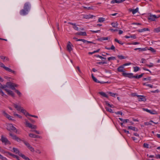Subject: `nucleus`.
<instances>
[{"instance_id": "f257e3e1", "label": "nucleus", "mask_w": 160, "mask_h": 160, "mask_svg": "<svg viewBox=\"0 0 160 160\" xmlns=\"http://www.w3.org/2000/svg\"><path fill=\"white\" fill-rule=\"evenodd\" d=\"M30 6L29 3L26 2L25 3L23 9L20 11V13L22 15H25L28 13L30 9Z\"/></svg>"}, {"instance_id": "f03ea898", "label": "nucleus", "mask_w": 160, "mask_h": 160, "mask_svg": "<svg viewBox=\"0 0 160 160\" xmlns=\"http://www.w3.org/2000/svg\"><path fill=\"white\" fill-rule=\"evenodd\" d=\"M13 105L14 106V107L18 111H21V112L23 113L25 115V114H26L27 112L23 108L19 106H18L15 103H13Z\"/></svg>"}, {"instance_id": "7ed1b4c3", "label": "nucleus", "mask_w": 160, "mask_h": 160, "mask_svg": "<svg viewBox=\"0 0 160 160\" xmlns=\"http://www.w3.org/2000/svg\"><path fill=\"white\" fill-rule=\"evenodd\" d=\"M13 83H12L11 82H7L5 85H4V90H5V89H7L6 88H8L11 89L12 90H14L15 89L14 86L13 85Z\"/></svg>"}, {"instance_id": "20e7f679", "label": "nucleus", "mask_w": 160, "mask_h": 160, "mask_svg": "<svg viewBox=\"0 0 160 160\" xmlns=\"http://www.w3.org/2000/svg\"><path fill=\"white\" fill-rule=\"evenodd\" d=\"M9 135L12 138V139L18 142H20L21 141L22 142V141H24L23 140L21 139L20 138L18 137L16 135L13 134L11 132L9 133Z\"/></svg>"}, {"instance_id": "39448f33", "label": "nucleus", "mask_w": 160, "mask_h": 160, "mask_svg": "<svg viewBox=\"0 0 160 160\" xmlns=\"http://www.w3.org/2000/svg\"><path fill=\"white\" fill-rule=\"evenodd\" d=\"M0 67L4 68L6 71L9 72H10L13 73L14 74L15 73V72L11 69L10 68L6 67L4 64L2 62H0Z\"/></svg>"}, {"instance_id": "423d86ee", "label": "nucleus", "mask_w": 160, "mask_h": 160, "mask_svg": "<svg viewBox=\"0 0 160 160\" xmlns=\"http://www.w3.org/2000/svg\"><path fill=\"white\" fill-rule=\"evenodd\" d=\"M7 130L10 131L11 130L13 131L15 133H17V130L16 128H15L12 124L8 125L7 128Z\"/></svg>"}, {"instance_id": "0eeeda50", "label": "nucleus", "mask_w": 160, "mask_h": 160, "mask_svg": "<svg viewBox=\"0 0 160 160\" xmlns=\"http://www.w3.org/2000/svg\"><path fill=\"white\" fill-rule=\"evenodd\" d=\"M1 141L2 142L4 143L5 145L11 144L10 141L6 138L4 137L3 135L1 136Z\"/></svg>"}, {"instance_id": "6e6552de", "label": "nucleus", "mask_w": 160, "mask_h": 160, "mask_svg": "<svg viewBox=\"0 0 160 160\" xmlns=\"http://www.w3.org/2000/svg\"><path fill=\"white\" fill-rule=\"evenodd\" d=\"M157 17L155 15H152L150 14V15L148 17V20L150 21H153L155 20V19L157 18Z\"/></svg>"}, {"instance_id": "1a4fd4ad", "label": "nucleus", "mask_w": 160, "mask_h": 160, "mask_svg": "<svg viewBox=\"0 0 160 160\" xmlns=\"http://www.w3.org/2000/svg\"><path fill=\"white\" fill-rule=\"evenodd\" d=\"M122 74L124 77H127L130 78H133V74L132 73H127L123 72L122 73Z\"/></svg>"}, {"instance_id": "9d476101", "label": "nucleus", "mask_w": 160, "mask_h": 160, "mask_svg": "<svg viewBox=\"0 0 160 160\" xmlns=\"http://www.w3.org/2000/svg\"><path fill=\"white\" fill-rule=\"evenodd\" d=\"M5 91H6L8 95L11 96L13 98L14 97L15 94L12 91L8 89H5Z\"/></svg>"}, {"instance_id": "9b49d317", "label": "nucleus", "mask_w": 160, "mask_h": 160, "mask_svg": "<svg viewBox=\"0 0 160 160\" xmlns=\"http://www.w3.org/2000/svg\"><path fill=\"white\" fill-rule=\"evenodd\" d=\"M137 97L138 98V101H145L146 100V99L145 98V97L142 95H137Z\"/></svg>"}, {"instance_id": "f8f14e48", "label": "nucleus", "mask_w": 160, "mask_h": 160, "mask_svg": "<svg viewBox=\"0 0 160 160\" xmlns=\"http://www.w3.org/2000/svg\"><path fill=\"white\" fill-rule=\"evenodd\" d=\"M2 113L4 115V116L6 117L8 119L10 120H12V116H10L9 115H8V114H7L5 111H3L2 112Z\"/></svg>"}, {"instance_id": "ddd939ff", "label": "nucleus", "mask_w": 160, "mask_h": 160, "mask_svg": "<svg viewBox=\"0 0 160 160\" xmlns=\"http://www.w3.org/2000/svg\"><path fill=\"white\" fill-rule=\"evenodd\" d=\"M125 0H112L111 2V4H114L115 3H121L123 2Z\"/></svg>"}, {"instance_id": "4468645a", "label": "nucleus", "mask_w": 160, "mask_h": 160, "mask_svg": "<svg viewBox=\"0 0 160 160\" xmlns=\"http://www.w3.org/2000/svg\"><path fill=\"white\" fill-rule=\"evenodd\" d=\"M71 45V43L70 42H68V43L67 45V49L69 52H70L72 50Z\"/></svg>"}, {"instance_id": "2eb2a0df", "label": "nucleus", "mask_w": 160, "mask_h": 160, "mask_svg": "<svg viewBox=\"0 0 160 160\" xmlns=\"http://www.w3.org/2000/svg\"><path fill=\"white\" fill-rule=\"evenodd\" d=\"M13 152H15L16 154H18V155L21 157V154L23 155L22 153H20L19 150L17 148H13Z\"/></svg>"}, {"instance_id": "dca6fc26", "label": "nucleus", "mask_w": 160, "mask_h": 160, "mask_svg": "<svg viewBox=\"0 0 160 160\" xmlns=\"http://www.w3.org/2000/svg\"><path fill=\"white\" fill-rule=\"evenodd\" d=\"M29 136L31 138H41L42 137L41 136H39V135H36L35 134H32V133H30L29 135Z\"/></svg>"}, {"instance_id": "f3484780", "label": "nucleus", "mask_w": 160, "mask_h": 160, "mask_svg": "<svg viewBox=\"0 0 160 160\" xmlns=\"http://www.w3.org/2000/svg\"><path fill=\"white\" fill-rule=\"evenodd\" d=\"M138 8H137L135 9H132L131 8H130L129 9V11L130 12H132V13L133 14H135L136 13L138 12Z\"/></svg>"}, {"instance_id": "a211bd4d", "label": "nucleus", "mask_w": 160, "mask_h": 160, "mask_svg": "<svg viewBox=\"0 0 160 160\" xmlns=\"http://www.w3.org/2000/svg\"><path fill=\"white\" fill-rule=\"evenodd\" d=\"M76 34L77 35H81L83 36H87V34L85 32H77Z\"/></svg>"}, {"instance_id": "6ab92c4d", "label": "nucleus", "mask_w": 160, "mask_h": 160, "mask_svg": "<svg viewBox=\"0 0 160 160\" xmlns=\"http://www.w3.org/2000/svg\"><path fill=\"white\" fill-rule=\"evenodd\" d=\"M128 129L132 130L135 131H138V129L135 127H133L132 126H129L128 127Z\"/></svg>"}, {"instance_id": "aec40b11", "label": "nucleus", "mask_w": 160, "mask_h": 160, "mask_svg": "<svg viewBox=\"0 0 160 160\" xmlns=\"http://www.w3.org/2000/svg\"><path fill=\"white\" fill-rule=\"evenodd\" d=\"M25 124L26 125L27 127H28L29 128H31L32 127V124L29 123L27 119L25 120Z\"/></svg>"}, {"instance_id": "412c9836", "label": "nucleus", "mask_w": 160, "mask_h": 160, "mask_svg": "<svg viewBox=\"0 0 160 160\" xmlns=\"http://www.w3.org/2000/svg\"><path fill=\"white\" fill-rule=\"evenodd\" d=\"M123 68L124 66L122 65L119 66L118 68V70L119 72H123Z\"/></svg>"}, {"instance_id": "4be33fe9", "label": "nucleus", "mask_w": 160, "mask_h": 160, "mask_svg": "<svg viewBox=\"0 0 160 160\" xmlns=\"http://www.w3.org/2000/svg\"><path fill=\"white\" fill-rule=\"evenodd\" d=\"M99 93L103 97L108 98V96L104 92H99Z\"/></svg>"}, {"instance_id": "5701e85b", "label": "nucleus", "mask_w": 160, "mask_h": 160, "mask_svg": "<svg viewBox=\"0 0 160 160\" xmlns=\"http://www.w3.org/2000/svg\"><path fill=\"white\" fill-rule=\"evenodd\" d=\"M149 29L148 28H144L142 29H139L138 30V32H142L147 31H148Z\"/></svg>"}, {"instance_id": "b1692460", "label": "nucleus", "mask_w": 160, "mask_h": 160, "mask_svg": "<svg viewBox=\"0 0 160 160\" xmlns=\"http://www.w3.org/2000/svg\"><path fill=\"white\" fill-rule=\"evenodd\" d=\"M92 77L93 80L96 82L99 83L100 81L98 80L93 76L92 74Z\"/></svg>"}, {"instance_id": "393cba45", "label": "nucleus", "mask_w": 160, "mask_h": 160, "mask_svg": "<svg viewBox=\"0 0 160 160\" xmlns=\"http://www.w3.org/2000/svg\"><path fill=\"white\" fill-rule=\"evenodd\" d=\"M22 142L27 146L28 148L31 146L29 143L25 140L22 141Z\"/></svg>"}, {"instance_id": "a878e982", "label": "nucleus", "mask_w": 160, "mask_h": 160, "mask_svg": "<svg viewBox=\"0 0 160 160\" xmlns=\"http://www.w3.org/2000/svg\"><path fill=\"white\" fill-rule=\"evenodd\" d=\"M25 116L27 117L28 116H31V117H34V118H38V117L37 116L30 114L27 112L26 114H25Z\"/></svg>"}, {"instance_id": "bb28decb", "label": "nucleus", "mask_w": 160, "mask_h": 160, "mask_svg": "<svg viewBox=\"0 0 160 160\" xmlns=\"http://www.w3.org/2000/svg\"><path fill=\"white\" fill-rule=\"evenodd\" d=\"M153 122V121L152 120H151L149 122H145L144 123V124L145 125H147V126H148V125H152L151 122Z\"/></svg>"}, {"instance_id": "cd10ccee", "label": "nucleus", "mask_w": 160, "mask_h": 160, "mask_svg": "<svg viewBox=\"0 0 160 160\" xmlns=\"http://www.w3.org/2000/svg\"><path fill=\"white\" fill-rule=\"evenodd\" d=\"M111 25L112 27L113 28H116L118 25V24L117 22H112L111 23Z\"/></svg>"}, {"instance_id": "c85d7f7f", "label": "nucleus", "mask_w": 160, "mask_h": 160, "mask_svg": "<svg viewBox=\"0 0 160 160\" xmlns=\"http://www.w3.org/2000/svg\"><path fill=\"white\" fill-rule=\"evenodd\" d=\"M14 90H15V92L18 94V95L19 96V97L21 96L22 93L18 90L16 89L15 88V89H14Z\"/></svg>"}, {"instance_id": "c756f323", "label": "nucleus", "mask_w": 160, "mask_h": 160, "mask_svg": "<svg viewBox=\"0 0 160 160\" xmlns=\"http://www.w3.org/2000/svg\"><path fill=\"white\" fill-rule=\"evenodd\" d=\"M8 154L9 155H10L13 157V158H18V156L17 155H14V154H12V153L10 152H8Z\"/></svg>"}, {"instance_id": "7c9ffc66", "label": "nucleus", "mask_w": 160, "mask_h": 160, "mask_svg": "<svg viewBox=\"0 0 160 160\" xmlns=\"http://www.w3.org/2000/svg\"><path fill=\"white\" fill-rule=\"evenodd\" d=\"M114 41L115 42L121 44V45H123V43L122 42V41H120L119 40H118L117 39L115 38L114 39Z\"/></svg>"}, {"instance_id": "2f4dec72", "label": "nucleus", "mask_w": 160, "mask_h": 160, "mask_svg": "<svg viewBox=\"0 0 160 160\" xmlns=\"http://www.w3.org/2000/svg\"><path fill=\"white\" fill-rule=\"evenodd\" d=\"M147 50V48H139V52H142L144 51H145Z\"/></svg>"}, {"instance_id": "473e14b6", "label": "nucleus", "mask_w": 160, "mask_h": 160, "mask_svg": "<svg viewBox=\"0 0 160 160\" xmlns=\"http://www.w3.org/2000/svg\"><path fill=\"white\" fill-rule=\"evenodd\" d=\"M133 68H134V72H137L138 71H139L140 69L138 67H137V66L134 67Z\"/></svg>"}, {"instance_id": "72a5a7b5", "label": "nucleus", "mask_w": 160, "mask_h": 160, "mask_svg": "<svg viewBox=\"0 0 160 160\" xmlns=\"http://www.w3.org/2000/svg\"><path fill=\"white\" fill-rule=\"evenodd\" d=\"M105 21V18H100L98 19V22H102Z\"/></svg>"}, {"instance_id": "f704fd0d", "label": "nucleus", "mask_w": 160, "mask_h": 160, "mask_svg": "<svg viewBox=\"0 0 160 160\" xmlns=\"http://www.w3.org/2000/svg\"><path fill=\"white\" fill-rule=\"evenodd\" d=\"M150 113L152 114H157V112L154 110H151Z\"/></svg>"}, {"instance_id": "c9c22d12", "label": "nucleus", "mask_w": 160, "mask_h": 160, "mask_svg": "<svg viewBox=\"0 0 160 160\" xmlns=\"http://www.w3.org/2000/svg\"><path fill=\"white\" fill-rule=\"evenodd\" d=\"M154 32H160V27L154 29Z\"/></svg>"}, {"instance_id": "e433bc0d", "label": "nucleus", "mask_w": 160, "mask_h": 160, "mask_svg": "<svg viewBox=\"0 0 160 160\" xmlns=\"http://www.w3.org/2000/svg\"><path fill=\"white\" fill-rule=\"evenodd\" d=\"M105 109L107 111L109 112H113L112 110L110 108H109L108 107H106Z\"/></svg>"}, {"instance_id": "4c0bfd02", "label": "nucleus", "mask_w": 160, "mask_h": 160, "mask_svg": "<svg viewBox=\"0 0 160 160\" xmlns=\"http://www.w3.org/2000/svg\"><path fill=\"white\" fill-rule=\"evenodd\" d=\"M147 50L151 51L152 52H155L156 50L154 49L153 48L150 47L149 48L147 49Z\"/></svg>"}, {"instance_id": "58836bf2", "label": "nucleus", "mask_w": 160, "mask_h": 160, "mask_svg": "<svg viewBox=\"0 0 160 160\" xmlns=\"http://www.w3.org/2000/svg\"><path fill=\"white\" fill-rule=\"evenodd\" d=\"M109 94H110V95L111 96H112L113 97H115V96L118 95V94L117 93H112V92H109Z\"/></svg>"}, {"instance_id": "ea45409f", "label": "nucleus", "mask_w": 160, "mask_h": 160, "mask_svg": "<svg viewBox=\"0 0 160 160\" xmlns=\"http://www.w3.org/2000/svg\"><path fill=\"white\" fill-rule=\"evenodd\" d=\"M2 88H0V93L1 94V95L2 96H7L6 95H5L3 92L2 91V90L1 89Z\"/></svg>"}, {"instance_id": "a19ab883", "label": "nucleus", "mask_w": 160, "mask_h": 160, "mask_svg": "<svg viewBox=\"0 0 160 160\" xmlns=\"http://www.w3.org/2000/svg\"><path fill=\"white\" fill-rule=\"evenodd\" d=\"M151 77H148V78H144L143 79V80L144 81H150L151 80Z\"/></svg>"}, {"instance_id": "79ce46f5", "label": "nucleus", "mask_w": 160, "mask_h": 160, "mask_svg": "<svg viewBox=\"0 0 160 160\" xmlns=\"http://www.w3.org/2000/svg\"><path fill=\"white\" fill-rule=\"evenodd\" d=\"M105 102L106 104L108 105L109 107H110L111 108H113V107H112L113 105L110 104L109 103H108V101H105Z\"/></svg>"}, {"instance_id": "37998d69", "label": "nucleus", "mask_w": 160, "mask_h": 160, "mask_svg": "<svg viewBox=\"0 0 160 160\" xmlns=\"http://www.w3.org/2000/svg\"><path fill=\"white\" fill-rule=\"evenodd\" d=\"M118 58L120 59H125L126 58V57L122 56V55H118Z\"/></svg>"}, {"instance_id": "c03bdc74", "label": "nucleus", "mask_w": 160, "mask_h": 160, "mask_svg": "<svg viewBox=\"0 0 160 160\" xmlns=\"http://www.w3.org/2000/svg\"><path fill=\"white\" fill-rule=\"evenodd\" d=\"M31 152H34L35 150L34 148L31 146L28 148Z\"/></svg>"}, {"instance_id": "a18cd8bd", "label": "nucleus", "mask_w": 160, "mask_h": 160, "mask_svg": "<svg viewBox=\"0 0 160 160\" xmlns=\"http://www.w3.org/2000/svg\"><path fill=\"white\" fill-rule=\"evenodd\" d=\"M146 65L149 68H151L152 67L154 66V65L153 63H150L149 64H147Z\"/></svg>"}, {"instance_id": "49530a36", "label": "nucleus", "mask_w": 160, "mask_h": 160, "mask_svg": "<svg viewBox=\"0 0 160 160\" xmlns=\"http://www.w3.org/2000/svg\"><path fill=\"white\" fill-rule=\"evenodd\" d=\"M143 147L147 148H149V145L146 143H144L143 145Z\"/></svg>"}, {"instance_id": "de8ad7c7", "label": "nucleus", "mask_w": 160, "mask_h": 160, "mask_svg": "<svg viewBox=\"0 0 160 160\" xmlns=\"http://www.w3.org/2000/svg\"><path fill=\"white\" fill-rule=\"evenodd\" d=\"M115 60V57H111L108 58V61H110L111 60Z\"/></svg>"}, {"instance_id": "09e8293b", "label": "nucleus", "mask_w": 160, "mask_h": 160, "mask_svg": "<svg viewBox=\"0 0 160 160\" xmlns=\"http://www.w3.org/2000/svg\"><path fill=\"white\" fill-rule=\"evenodd\" d=\"M83 7L84 9H88V10L92 9H93V8H92L93 7H92H92H89L88 8H87V7H84V6H83Z\"/></svg>"}, {"instance_id": "8fccbe9b", "label": "nucleus", "mask_w": 160, "mask_h": 160, "mask_svg": "<svg viewBox=\"0 0 160 160\" xmlns=\"http://www.w3.org/2000/svg\"><path fill=\"white\" fill-rule=\"evenodd\" d=\"M83 18L87 19H89V15H84Z\"/></svg>"}, {"instance_id": "3c124183", "label": "nucleus", "mask_w": 160, "mask_h": 160, "mask_svg": "<svg viewBox=\"0 0 160 160\" xmlns=\"http://www.w3.org/2000/svg\"><path fill=\"white\" fill-rule=\"evenodd\" d=\"M107 63L106 62L104 61V62H99L97 63L98 64H106Z\"/></svg>"}, {"instance_id": "603ef678", "label": "nucleus", "mask_w": 160, "mask_h": 160, "mask_svg": "<svg viewBox=\"0 0 160 160\" xmlns=\"http://www.w3.org/2000/svg\"><path fill=\"white\" fill-rule=\"evenodd\" d=\"M139 43H140L139 42H132V43H129L128 44L129 45L132 44V45H137V44H139Z\"/></svg>"}, {"instance_id": "864d4df0", "label": "nucleus", "mask_w": 160, "mask_h": 160, "mask_svg": "<svg viewBox=\"0 0 160 160\" xmlns=\"http://www.w3.org/2000/svg\"><path fill=\"white\" fill-rule=\"evenodd\" d=\"M14 116H17L19 118H21L22 117V116L17 114H16V113H14Z\"/></svg>"}, {"instance_id": "5fc2aeb1", "label": "nucleus", "mask_w": 160, "mask_h": 160, "mask_svg": "<svg viewBox=\"0 0 160 160\" xmlns=\"http://www.w3.org/2000/svg\"><path fill=\"white\" fill-rule=\"evenodd\" d=\"M115 113L116 114H117V115L120 114L121 115H122V113L121 112H120V111H118V112H115Z\"/></svg>"}, {"instance_id": "6e6d98bb", "label": "nucleus", "mask_w": 160, "mask_h": 160, "mask_svg": "<svg viewBox=\"0 0 160 160\" xmlns=\"http://www.w3.org/2000/svg\"><path fill=\"white\" fill-rule=\"evenodd\" d=\"M109 30L112 32H116L118 31V30L116 29H114L113 28H111Z\"/></svg>"}, {"instance_id": "4d7b16f0", "label": "nucleus", "mask_w": 160, "mask_h": 160, "mask_svg": "<svg viewBox=\"0 0 160 160\" xmlns=\"http://www.w3.org/2000/svg\"><path fill=\"white\" fill-rule=\"evenodd\" d=\"M73 28L75 29V30H78V27L76 25V24H75V26H74L73 27Z\"/></svg>"}, {"instance_id": "13d9d810", "label": "nucleus", "mask_w": 160, "mask_h": 160, "mask_svg": "<svg viewBox=\"0 0 160 160\" xmlns=\"http://www.w3.org/2000/svg\"><path fill=\"white\" fill-rule=\"evenodd\" d=\"M4 87V85H2L0 83V88L3 89L4 90V88H5Z\"/></svg>"}, {"instance_id": "bf43d9fd", "label": "nucleus", "mask_w": 160, "mask_h": 160, "mask_svg": "<svg viewBox=\"0 0 160 160\" xmlns=\"http://www.w3.org/2000/svg\"><path fill=\"white\" fill-rule=\"evenodd\" d=\"M110 49H111V50H113L114 51H115V47L113 45L111 46Z\"/></svg>"}, {"instance_id": "052dcab7", "label": "nucleus", "mask_w": 160, "mask_h": 160, "mask_svg": "<svg viewBox=\"0 0 160 160\" xmlns=\"http://www.w3.org/2000/svg\"><path fill=\"white\" fill-rule=\"evenodd\" d=\"M129 120L128 119H123V122L124 123H127L129 121Z\"/></svg>"}, {"instance_id": "680f3d73", "label": "nucleus", "mask_w": 160, "mask_h": 160, "mask_svg": "<svg viewBox=\"0 0 160 160\" xmlns=\"http://www.w3.org/2000/svg\"><path fill=\"white\" fill-rule=\"evenodd\" d=\"M37 128V127L36 125H32V127L30 128L32 129H36Z\"/></svg>"}, {"instance_id": "e2e57ef3", "label": "nucleus", "mask_w": 160, "mask_h": 160, "mask_svg": "<svg viewBox=\"0 0 160 160\" xmlns=\"http://www.w3.org/2000/svg\"><path fill=\"white\" fill-rule=\"evenodd\" d=\"M144 74V73H142L141 74H140V75H138V79L140 78H141V77H142Z\"/></svg>"}, {"instance_id": "0e129e2a", "label": "nucleus", "mask_w": 160, "mask_h": 160, "mask_svg": "<svg viewBox=\"0 0 160 160\" xmlns=\"http://www.w3.org/2000/svg\"><path fill=\"white\" fill-rule=\"evenodd\" d=\"M131 64V63L130 62H128V63H125L123 65V66L124 67V66L130 65Z\"/></svg>"}, {"instance_id": "69168bd1", "label": "nucleus", "mask_w": 160, "mask_h": 160, "mask_svg": "<svg viewBox=\"0 0 160 160\" xmlns=\"http://www.w3.org/2000/svg\"><path fill=\"white\" fill-rule=\"evenodd\" d=\"M0 58L2 59H3V60H4L5 59V58H6V57H5V56H0Z\"/></svg>"}, {"instance_id": "338daca9", "label": "nucleus", "mask_w": 160, "mask_h": 160, "mask_svg": "<svg viewBox=\"0 0 160 160\" xmlns=\"http://www.w3.org/2000/svg\"><path fill=\"white\" fill-rule=\"evenodd\" d=\"M130 38L135 39L136 38V37L135 35L134 34L133 35L130 36Z\"/></svg>"}, {"instance_id": "774afa93", "label": "nucleus", "mask_w": 160, "mask_h": 160, "mask_svg": "<svg viewBox=\"0 0 160 160\" xmlns=\"http://www.w3.org/2000/svg\"><path fill=\"white\" fill-rule=\"evenodd\" d=\"M156 158H160V154H158L156 155Z\"/></svg>"}]
</instances>
